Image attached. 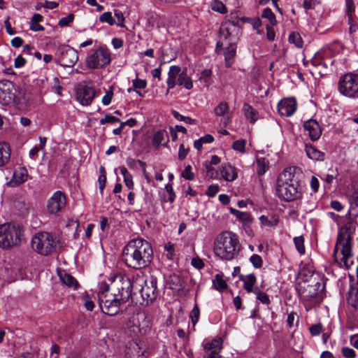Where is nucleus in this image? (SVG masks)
Returning a JSON list of instances; mask_svg holds the SVG:
<instances>
[{"instance_id": "1", "label": "nucleus", "mask_w": 358, "mask_h": 358, "mask_svg": "<svg viewBox=\"0 0 358 358\" xmlns=\"http://www.w3.org/2000/svg\"><path fill=\"white\" fill-rule=\"evenodd\" d=\"M153 250L150 243L141 238L131 240L124 248L122 260L129 268L140 270L152 261Z\"/></svg>"}, {"instance_id": "2", "label": "nucleus", "mask_w": 358, "mask_h": 358, "mask_svg": "<svg viewBox=\"0 0 358 358\" xmlns=\"http://www.w3.org/2000/svg\"><path fill=\"white\" fill-rule=\"evenodd\" d=\"M241 245L238 236L229 231L218 234L213 243V252L215 257L224 261L234 259L239 253Z\"/></svg>"}, {"instance_id": "3", "label": "nucleus", "mask_w": 358, "mask_h": 358, "mask_svg": "<svg viewBox=\"0 0 358 358\" xmlns=\"http://www.w3.org/2000/svg\"><path fill=\"white\" fill-rule=\"evenodd\" d=\"M292 169H286L280 173L276 181V194L285 201H293L302 198V191L299 185L294 180Z\"/></svg>"}, {"instance_id": "4", "label": "nucleus", "mask_w": 358, "mask_h": 358, "mask_svg": "<svg viewBox=\"0 0 358 358\" xmlns=\"http://www.w3.org/2000/svg\"><path fill=\"white\" fill-rule=\"evenodd\" d=\"M25 241L24 227L16 222L0 224V248L10 250L17 247Z\"/></svg>"}, {"instance_id": "5", "label": "nucleus", "mask_w": 358, "mask_h": 358, "mask_svg": "<svg viewBox=\"0 0 358 358\" xmlns=\"http://www.w3.org/2000/svg\"><path fill=\"white\" fill-rule=\"evenodd\" d=\"M352 236L348 233H339L334 256L335 262H336L340 267H345L349 269L353 264V261L351 259L352 254Z\"/></svg>"}, {"instance_id": "6", "label": "nucleus", "mask_w": 358, "mask_h": 358, "mask_svg": "<svg viewBox=\"0 0 358 358\" xmlns=\"http://www.w3.org/2000/svg\"><path fill=\"white\" fill-rule=\"evenodd\" d=\"M152 317L146 311L134 313L127 323V329L130 335L138 338L148 334L152 329Z\"/></svg>"}, {"instance_id": "7", "label": "nucleus", "mask_w": 358, "mask_h": 358, "mask_svg": "<svg viewBox=\"0 0 358 358\" xmlns=\"http://www.w3.org/2000/svg\"><path fill=\"white\" fill-rule=\"evenodd\" d=\"M57 244L56 237L48 232H39L31 240L32 248L42 255H48L53 252Z\"/></svg>"}, {"instance_id": "8", "label": "nucleus", "mask_w": 358, "mask_h": 358, "mask_svg": "<svg viewBox=\"0 0 358 358\" xmlns=\"http://www.w3.org/2000/svg\"><path fill=\"white\" fill-rule=\"evenodd\" d=\"M338 90L343 96L358 98V73H347L341 76L338 83Z\"/></svg>"}, {"instance_id": "9", "label": "nucleus", "mask_w": 358, "mask_h": 358, "mask_svg": "<svg viewBox=\"0 0 358 358\" xmlns=\"http://www.w3.org/2000/svg\"><path fill=\"white\" fill-rule=\"evenodd\" d=\"M111 61L110 52L106 47H99L92 50L86 58V65L90 69L105 66Z\"/></svg>"}, {"instance_id": "10", "label": "nucleus", "mask_w": 358, "mask_h": 358, "mask_svg": "<svg viewBox=\"0 0 358 358\" xmlns=\"http://www.w3.org/2000/svg\"><path fill=\"white\" fill-rule=\"evenodd\" d=\"M125 303L113 294H110L109 297L103 293L99 295V304L101 311L110 316L116 315L119 312L120 306Z\"/></svg>"}, {"instance_id": "11", "label": "nucleus", "mask_w": 358, "mask_h": 358, "mask_svg": "<svg viewBox=\"0 0 358 358\" xmlns=\"http://www.w3.org/2000/svg\"><path fill=\"white\" fill-rule=\"evenodd\" d=\"M144 286L139 289V293L142 298L143 305H148L153 302L158 295L157 278L154 275H150L148 279H142Z\"/></svg>"}, {"instance_id": "12", "label": "nucleus", "mask_w": 358, "mask_h": 358, "mask_svg": "<svg viewBox=\"0 0 358 358\" xmlns=\"http://www.w3.org/2000/svg\"><path fill=\"white\" fill-rule=\"evenodd\" d=\"M116 291L113 293L123 302H127L132 295V287L134 286L128 277L117 275L113 280Z\"/></svg>"}, {"instance_id": "13", "label": "nucleus", "mask_w": 358, "mask_h": 358, "mask_svg": "<svg viewBox=\"0 0 358 358\" xmlns=\"http://www.w3.org/2000/svg\"><path fill=\"white\" fill-rule=\"evenodd\" d=\"M57 57L59 65L73 67L78 60V54L74 48L69 45H63L58 48Z\"/></svg>"}, {"instance_id": "14", "label": "nucleus", "mask_w": 358, "mask_h": 358, "mask_svg": "<svg viewBox=\"0 0 358 358\" xmlns=\"http://www.w3.org/2000/svg\"><path fill=\"white\" fill-rule=\"evenodd\" d=\"M17 89L13 82L1 80L0 82V103L11 105L16 102Z\"/></svg>"}, {"instance_id": "15", "label": "nucleus", "mask_w": 358, "mask_h": 358, "mask_svg": "<svg viewBox=\"0 0 358 358\" xmlns=\"http://www.w3.org/2000/svg\"><path fill=\"white\" fill-rule=\"evenodd\" d=\"M66 204V198L64 193L57 190L53 193L47 201V212L50 215H57L64 209Z\"/></svg>"}, {"instance_id": "16", "label": "nucleus", "mask_w": 358, "mask_h": 358, "mask_svg": "<svg viewBox=\"0 0 358 358\" xmlns=\"http://www.w3.org/2000/svg\"><path fill=\"white\" fill-rule=\"evenodd\" d=\"M238 27L234 22H225L220 28V36L224 37V41H218L217 43L216 51L219 52V48L224 45V43H234L236 38V32Z\"/></svg>"}, {"instance_id": "17", "label": "nucleus", "mask_w": 358, "mask_h": 358, "mask_svg": "<svg viewBox=\"0 0 358 358\" xmlns=\"http://www.w3.org/2000/svg\"><path fill=\"white\" fill-rule=\"evenodd\" d=\"M96 92L93 87L84 85L78 89L77 100L83 106L90 105L95 97Z\"/></svg>"}, {"instance_id": "18", "label": "nucleus", "mask_w": 358, "mask_h": 358, "mask_svg": "<svg viewBox=\"0 0 358 358\" xmlns=\"http://www.w3.org/2000/svg\"><path fill=\"white\" fill-rule=\"evenodd\" d=\"M278 108L280 115L289 117L296 110V101L294 98L283 99L279 102Z\"/></svg>"}, {"instance_id": "19", "label": "nucleus", "mask_w": 358, "mask_h": 358, "mask_svg": "<svg viewBox=\"0 0 358 358\" xmlns=\"http://www.w3.org/2000/svg\"><path fill=\"white\" fill-rule=\"evenodd\" d=\"M296 290L300 297L305 300L314 298L317 295V289L310 284H307L306 281L300 282L296 286Z\"/></svg>"}, {"instance_id": "20", "label": "nucleus", "mask_w": 358, "mask_h": 358, "mask_svg": "<svg viewBox=\"0 0 358 358\" xmlns=\"http://www.w3.org/2000/svg\"><path fill=\"white\" fill-rule=\"evenodd\" d=\"M304 129L308 131L310 138L315 141L320 138L322 134V129L315 120L310 119L303 124Z\"/></svg>"}, {"instance_id": "21", "label": "nucleus", "mask_w": 358, "mask_h": 358, "mask_svg": "<svg viewBox=\"0 0 358 358\" xmlns=\"http://www.w3.org/2000/svg\"><path fill=\"white\" fill-rule=\"evenodd\" d=\"M28 177L27 170L24 167H18L14 171L13 178L9 183L13 186H17L24 182Z\"/></svg>"}, {"instance_id": "22", "label": "nucleus", "mask_w": 358, "mask_h": 358, "mask_svg": "<svg viewBox=\"0 0 358 358\" xmlns=\"http://www.w3.org/2000/svg\"><path fill=\"white\" fill-rule=\"evenodd\" d=\"M220 172L222 178L228 182L235 180L238 177L236 169L229 164H222Z\"/></svg>"}, {"instance_id": "23", "label": "nucleus", "mask_w": 358, "mask_h": 358, "mask_svg": "<svg viewBox=\"0 0 358 358\" xmlns=\"http://www.w3.org/2000/svg\"><path fill=\"white\" fill-rule=\"evenodd\" d=\"M203 347L205 352H220L222 348V340L221 338H215L203 342Z\"/></svg>"}, {"instance_id": "24", "label": "nucleus", "mask_w": 358, "mask_h": 358, "mask_svg": "<svg viewBox=\"0 0 358 358\" xmlns=\"http://www.w3.org/2000/svg\"><path fill=\"white\" fill-rule=\"evenodd\" d=\"M180 66H171L168 72V78L166 80L168 91L173 89L176 85L178 76L180 75Z\"/></svg>"}, {"instance_id": "25", "label": "nucleus", "mask_w": 358, "mask_h": 358, "mask_svg": "<svg viewBox=\"0 0 358 358\" xmlns=\"http://www.w3.org/2000/svg\"><path fill=\"white\" fill-rule=\"evenodd\" d=\"M224 45H227L224 51L225 66L226 67H230L234 62V58L236 54V48L234 43H224Z\"/></svg>"}, {"instance_id": "26", "label": "nucleus", "mask_w": 358, "mask_h": 358, "mask_svg": "<svg viewBox=\"0 0 358 358\" xmlns=\"http://www.w3.org/2000/svg\"><path fill=\"white\" fill-rule=\"evenodd\" d=\"M176 85L183 86L188 90L193 88V82L187 74V69H184L182 71L180 69V75L178 76L176 81Z\"/></svg>"}, {"instance_id": "27", "label": "nucleus", "mask_w": 358, "mask_h": 358, "mask_svg": "<svg viewBox=\"0 0 358 358\" xmlns=\"http://www.w3.org/2000/svg\"><path fill=\"white\" fill-rule=\"evenodd\" d=\"M260 226L263 227H275L279 222V217L276 215H262L259 217Z\"/></svg>"}, {"instance_id": "28", "label": "nucleus", "mask_w": 358, "mask_h": 358, "mask_svg": "<svg viewBox=\"0 0 358 358\" xmlns=\"http://www.w3.org/2000/svg\"><path fill=\"white\" fill-rule=\"evenodd\" d=\"M10 158V148L8 143H0V167L5 166Z\"/></svg>"}, {"instance_id": "29", "label": "nucleus", "mask_w": 358, "mask_h": 358, "mask_svg": "<svg viewBox=\"0 0 358 358\" xmlns=\"http://www.w3.org/2000/svg\"><path fill=\"white\" fill-rule=\"evenodd\" d=\"M348 303L358 312V285L351 286L348 293Z\"/></svg>"}, {"instance_id": "30", "label": "nucleus", "mask_w": 358, "mask_h": 358, "mask_svg": "<svg viewBox=\"0 0 358 358\" xmlns=\"http://www.w3.org/2000/svg\"><path fill=\"white\" fill-rule=\"evenodd\" d=\"M305 152L306 156L310 159L319 161L324 159V154L312 145L306 144L305 146Z\"/></svg>"}, {"instance_id": "31", "label": "nucleus", "mask_w": 358, "mask_h": 358, "mask_svg": "<svg viewBox=\"0 0 358 358\" xmlns=\"http://www.w3.org/2000/svg\"><path fill=\"white\" fill-rule=\"evenodd\" d=\"M240 280L243 282V287L248 293H252V287L256 283L257 278L253 273L242 275Z\"/></svg>"}, {"instance_id": "32", "label": "nucleus", "mask_w": 358, "mask_h": 358, "mask_svg": "<svg viewBox=\"0 0 358 358\" xmlns=\"http://www.w3.org/2000/svg\"><path fill=\"white\" fill-rule=\"evenodd\" d=\"M243 110L245 117L250 123L254 124L259 118L258 112L248 103H244Z\"/></svg>"}, {"instance_id": "33", "label": "nucleus", "mask_w": 358, "mask_h": 358, "mask_svg": "<svg viewBox=\"0 0 358 358\" xmlns=\"http://www.w3.org/2000/svg\"><path fill=\"white\" fill-rule=\"evenodd\" d=\"M349 35L352 40L358 36V17L357 16L348 17Z\"/></svg>"}, {"instance_id": "34", "label": "nucleus", "mask_w": 358, "mask_h": 358, "mask_svg": "<svg viewBox=\"0 0 358 358\" xmlns=\"http://www.w3.org/2000/svg\"><path fill=\"white\" fill-rule=\"evenodd\" d=\"M169 141L167 133L164 130H159L154 134L152 143L158 147L159 145H164Z\"/></svg>"}, {"instance_id": "35", "label": "nucleus", "mask_w": 358, "mask_h": 358, "mask_svg": "<svg viewBox=\"0 0 358 358\" xmlns=\"http://www.w3.org/2000/svg\"><path fill=\"white\" fill-rule=\"evenodd\" d=\"M59 278L62 283H64V285L69 287L76 289L78 285L77 280L71 275L67 273H60Z\"/></svg>"}, {"instance_id": "36", "label": "nucleus", "mask_w": 358, "mask_h": 358, "mask_svg": "<svg viewBox=\"0 0 358 358\" xmlns=\"http://www.w3.org/2000/svg\"><path fill=\"white\" fill-rule=\"evenodd\" d=\"M120 171L124 178V182L125 183V185L129 189H134V184L133 182V177L131 174L129 173L127 168H125L124 166H120Z\"/></svg>"}, {"instance_id": "37", "label": "nucleus", "mask_w": 358, "mask_h": 358, "mask_svg": "<svg viewBox=\"0 0 358 358\" xmlns=\"http://www.w3.org/2000/svg\"><path fill=\"white\" fill-rule=\"evenodd\" d=\"M257 173L259 176L264 175L268 168V161L264 157L257 158Z\"/></svg>"}, {"instance_id": "38", "label": "nucleus", "mask_w": 358, "mask_h": 358, "mask_svg": "<svg viewBox=\"0 0 358 358\" xmlns=\"http://www.w3.org/2000/svg\"><path fill=\"white\" fill-rule=\"evenodd\" d=\"M288 41L290 43L294 44L296 48H301L303 45V39L298 32L293 31L289 34Z\"/></svg>"}, {"instance_id": "39", "label": "nucleus", "mask_w": 358, "mask_h": 358, "mask_svg": "<svg viewBox=\"0 0 358 358\" xmlns=\"http://www.w3.org/2000/svg\"><path fill=\"white\" fill-rule=\"evenodd\" d=\"M237 219L241 220L243 225L249 226L252 224L253 221V218L250 213L247 212L238 211L237 215H236Z\"/></svg>"}, {"instance_id": "40", "label": "nucleus", "mask_w": 358, "mask_h": 358, "mask_svg": "<svg viewBox=\"0 0 358 358\" xmlns=\"http://www.w3.org/2000/svg\"><path fill=\"white\" fill-rule=\"evenodd\" d=\"M229 110V106L227 102H220L214 109V113L217 116H224Z\"/></svg>"}, {"instance_id": "41", "label": "nucleus", "mask_w": 358, "mask_h": 358, "mask_svg": "<svg viewBox=\"0 0 358 358\" xmlns=\"http://www.w3.org/2000/svg\"><path fill=\"white\" fill-rule=\"evenodd\" d=\"M172 115L178 121L184 122L187 124H196V120L190 117L184 116L176 110L172 111Z\"/></svg>"}, {"instance_id": "42", "label": "nucleus", "mask_w": 358, "mask_h": 358, "mask_svg": "<svg viewBox=\"0 0 358 358\" xmlns=\"http://www.w3.org/2000/svg\"><path fill=\"white\" fill-rule=\"evenodd\" d=\"M200 317V309L197 304H195L193 307L189 317L191 319L192 323V329L194 330V326L198 322Z\"/></svg>"}, {"instance_id": "43", "label": "nucleus", "mask_w": 358, "mask_h": 358, "mask_svg": "<svg viewBox=\"0 0 358 358\" xmlns=\"http://www.w3.org/2000/svg\"><path fill=\"white\" fill-rule=\"evenodd\" d=\"M294 243L297 251L300 255L305 254L306 250L304 247V238L303 236H297L294 238Z\"/></svg>"}, {"instance_id": "44", "label": "nucleus", "mask_w": 358, "mask_h": 358, "mask_svg": "<svg viewBox=\"0 0 358 358\" xmlns=\"http://www.w3.org/2000/svg\"><path fill=\"white\" fill-rule=\"evenodd\" d=\"M261 16L262 18L267 19L271 24L275 25L276 24L275 16L271 9L268 8H265L263 10Z\"/></svg>"}, {"instance_id": "45", "label": "nucleus", "mask_w": 358, "mask_h": 358, "mask_svg": "<svg viewBox=\"0 0 358 358\" xmlns=\"http://www.w3.org/2000/svg\"><path fill=\"white\" fill-rule=\"evenodd\" d=\"M213 285L216 289L220 292L224 291L227 287V284L219 275H215V278L213 280Z\"/></svg>"}, {"instance_id": "46", "label": "nucleus", "mask_w": 358, "mask_h": 358, "mask_svg": "<svg viewBox=\"0 0 358 358\" xmlns=\"http://www.w3.org/2000/svg\"><path fill=\"white\" fill-rule=\"evenodd\" d=\"M211 8L213 10L220 13L221 14H224L227 12V9L225 5L218 0L214 1L213 2Z\"/></svg>"}, {"instance_id": "47", "label": "nucleus", "mask_w": 358, "mask_h": 358, "mask_svg": "<svg viewBox=\"0 0 358 358\" xmlns=\"http://www.w3.org/2000/svg\"><path fill=\"white\" fill-rule=\"evenodd\" d=\"M246 141L244 139L237 140L234 142L232 148L238 152L244 153L245 152Z\"/></svg>"}, {"instance_id": "48", "label": "nucleus", "mask_w": 358, "mask_h": 358, "mask_svg": "<svg viewBox=\"0 0 358 358\" xmlns=\"http://www.w3.org/2000/svg\"><path fill=\"white\" fill-rule=\"evenodd\" d=\"M99 21L101 22H106L112 26L115 24V21L112 16L111 12H105L99 17Z\"/></svg>"}, {"instance_id": "49", "label": "nucleus", "mask_w": 358, "mask_h": 358, "mask_svg": "<svg viewBox=\"0 0 358 358\" xmlns=\"http://www.w3.org/2000/svg\"><path fill=\"white\" fill-rule=\"evenodd\" d=\"M345 7L347 17L356 16L355 13V7L352 0H345Z\"/></svg>"}, {"instance_id": "50", "label": "nucleus", "mask_w": 358, "mask_h": 358, "mask_svg": "<svg viewBox=\"0 0 358 358\" xmlns=\"http://www.w3.org/2000/svg\"><path fill=\"white\" fill-rule=\"evenodd\" d=\"M250 262L255 268H260L263 265L262 258L257 254H254L250 257Z\"/></svg>"}, {"instance_id": "51", "label": "nucleus", "mask_w": 358, "mask_h": 358, "mask_svg": "<svg viewBox=\"0 0 358 358\" xmlns=\"http://www.w3.org/2000/svg\"><path fill=\"white\" fill-rule=\"evenodd\" d=\"M132 85L136 90H143L147 87L146 80L139 79L136 78L132 80Z\"/></svg>"}, {"instance_id": "52", "label": "nucleus", "mask_w": 358, "mask_h": 358, "mask_svg": "<svg viewBox=\"0 0 358 358\" xmlns=\"http://www.w3.org/2000/svg\"><path fill=\"white\" fill-rule=\"evenodd\" d=\"M113 96V87H110V89L106 92V94L103 96L101 102L104 106H108L112 101Z\"/></svg>"}, {"instance_id": "53", "label": "nucleus", "mask_w": 358, "mask_h": 358, "mask_svg": "<svg viewBox=\"0 0 358 358\" xmlns=\"http://www.w3.org/2000/svg\"><path fill=\"white\" fill-rule=\"evenodd\" d=\"M182 177L188 180H193L194 179V175L192 172V166L187 165L182 172Z\"/></svg>"}, {"instance_id": "54", "label": "nucleus", "mask_w": 358, "mask_h": 358, "mask_svg": "<svg viewBox=\"0 0 358 358\" xmlns=\"http://www.w3.org/2000/svg\"><path fill=\"white\" fill-rule=\"evenodd\" d=\"M114 15L117 18V22H115L116 24L120 27H124V17L122 12L120 10H115Z\"/></svg>"}, {"instance_id": "55", "label": "nucleus", "mask_w": 358, "mask_h": 358, "mask_svg": "<svg viewBox=\"0 0 358 358\" xmlns=\"http://www.w3.org/2000/svg\"><path fill=\"white\" fill-rule=\"evenodd\" d=\"M83 303L87 310L92 311L94 307V303L89 295L83 297Z\"/></svg>"}, {"instance_id": "56", "label": "nucleus", "mask_w": 358, "mask_h": 358, "mask_svg": "<svg viewBox=\"0 0 358 358\" xmlns=\"http://www.w3.org/2000/svg\"><path fill=\"white\" fill-rule=\"evenodd\" d=\"M320 3V0H303V8L306 10H312Z\"/></svg>"}, {"instance_id": "57", "label": "nucleus", "mask_w": 358, "mask_h": 358, "mask_svg": "<svg viewBox=\"0 0 358 358\" xmlns=\"http://www.w3.org/2000/svg\"><path fill=\"white\" fill-rule=\"evenodd\" d=\"M135 346L137 348V349L135 348V350L136 351V353L138 356L140 355H144L145 352V348H144V341L136 338L135 341Z\"/></svg>"}, {"instance_id": "58", "label": "nucleus", "mask_w": 358, "mask_h": 358, "mask_svg": "<svg viewBox=\"0 0 358 358\" xmlns=\"http://www.w3.org/2000/svg\"><path fill=\"white\" fill-rule=\"evenodd\" d=\"M120 122V119L118 117H116L115 116H113L111 115H106L105 117L101 118L100 120V124H105L106 123H110L113 124L115 122Z\"/></svg>"}, {"instance_id": "59", "label": "nucleus", "mask_w": 358, "mask_h": 358, "mask_svg": "<svg viewBox=\"0 0 358 358\" xmlns=\"http://www.w3.org/2000/svg\"><path fill=\"white\" fill-rule=\"evenodd\" d=\"M342 355L345 358H355L356 357L355 351L348 347H344L341 350Z\"/></svg>"}, {"instance_id": "60", "label": "nucleus", "mask_w": 358, "mask_h": 358, "mask_svg": "<svg viewBox=\"0 0 358 358\" xmlns=\"http://www.w3.org/2000/svg\"><path fill=\"white\" fill-rule=\"evenodd\" d=\"M164 249L167 252V257L169 259H173L175 256L174 245L171 243H167L164 245Z\"/></svg>"}, {"instance_id": "61", "label": "nucleus", "mask_w": 358, "mask_h": 358, "mask_svg": "<svg viewBox=\"0 0 358 358\" xmlns=\"http://www.w3.org/2000/svg\"><path fill=\"white\" fill-rule=\"evenodd\" d=\"M256 299L257 300H258L259 302L264 305H269L271 303L269 296L264 292H262V293H259Z\"/></svg>"}, {"instance_id": "62", "label": "nucleus", "mask_w": 358, "mask_h": 358, "mask_svg": "<svg viewBox=\"0 0 358 358\" xmlns=\"http://www.w3.org/2000/svg\"><path fill=\"white\" fill-rule=\"evenodd\" d=\"M73 14H70L67 17H62L59 21V25L62 27H66L73 22Z\"/></svg>"}, {"instance_id": "63", "label": "nucleus", "mask_w": 358, "mask_h": 358, "mask_svg": "<svg viewBox=\"0 0 358 358\" xmlns=\"http://www.w3.org/2000/svg\"><path fill=\"white\" fill-rule=\"evenodd\" d=\"M219 186L217 185H211L208 187L206 191V195L208 197H214L217 193L219 192Z\"/></svg>"}, {"instance_id": "64", "label": "nucleus", "mask_w": 358, "mask_h": 358, "mask_svg": "<svg viewBox=\"0 0 358 358\" xmlns=\"http://www.w3.org/2000/svg\"><path fill=\"white\" fill-rule=\"evenodd\" d=\"M322 327L320 323L312 325L309 328L310 333L313 336H318L319 334H320V333L322 332Z\"/></svg>"}]
</instances>
